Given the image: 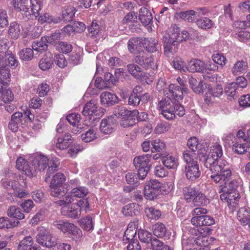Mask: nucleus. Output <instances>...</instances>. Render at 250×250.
<instances>
[{
    "instance_id": "f257e3e1",
    "label": "nucleus",
    "mask_w": 250,
    "mask_h": 250,
    "mask_svg": "<svg viewBox=\"0 0 250 250\" xmlns=\"http://www.w3.org/2000/svg\"><path fill=\"white\" fill-rule=\"evenodd\" d=\"M168 91L177 100H172L170 98L162 99L157 104L158 109L161 112L164 117L168 120L174 119L176 115L180 117L184 116L186 112L185 108L178 100L183 98L184 93H187L188 89L187 87L181 88L177 85L171 83L168 86Z\"/></svg>"
},
{
    "instance_id": "f03ea898",
    "label": "nucleus",
    "mask_w": 250,
    "mask_h": 250,
    "mask_svg": "<svg viewBox=\"0 0 250 250\" xmlns=\"http://www.w3.org/2000/svg\"><path fill=\"white\" fill-rule=\"evenodd\" d=\"M190 32H188L186 30L181 31L180 27L177 25H171L169 28V41L164 43L165 54L176 52L177 45L183 41L191 39L202 42L206 39L205 37L199 35L195 30H191Z\"/></svg>"
},
{
    "instance_id": "7ed1b4c3",
    "label": "nucleus",
    "mask_w": 250,
    "mask_h": 250,
    "mask_svg": "<svg viewBox=\"0 0 250 250\" xmlns=\"http://www.w3.org/2000/svg\"><path fill=\"white\" fill-rule=\"evenodd\" d=\"M183 158L186 163L185 172L187 178L191 181H195L201 176V171L198 162L195 160V154L189 150H185Z\"/></svg>"
},
{
    "instance_id": "20e7f679",
    "label": "nucleus",
    "mask_w": 250,
    "mask_h": 250,
    "mask_svg": "<svg viewBox=\"0 0 250 250\" xmlns=\"http://www.w3.org/2000/svg\"><path fill=\"white\" fill-rule=\"evenodd\" d=\"M65 181L66 177L62 173L58 172L53 176L49 186L52 196L61 198L65 195L67 192Z\"/></svg>"
},
{
    "instance_id": "39448f33",
    "label": "nucleus",
    "mask_w": 250,
    "mask_h": 250,
    "mask_svg": "<svg viewBox=\"0 0 250 250\" xmlns=\"http://www.w3.org/2000/svg\"><path fill=\"white\" fill-rule=\"evenodd\" d=\"M37 230L36 241L38 244L47 248H53L57 245L56 237L50 233L48 229L40 226L38 228Z\"/></svg>"
},
{
    "instance_id": "423d86ee",
    "label": "nucleus",
    "mask_w": 250,
    "mask_h": 250,
    "mask_svg": "<svg viewBox=\"0 0 250 250\" xmlns=\"http://www.w3.org/2000/svg\"><path fill=\"white\" fill-rule=\"evenodd\" d=\"M163 194L161 184L155 179L146 181L144 187V195L147 200H153Z\"/></svg>"
},
{
    "instance_id": "0eeeda50",
    "label": "nucleus",
    "mask_w": 250,
    "mask_h": 250,
    "mask_svg": "<svg viewBox=\"0 0 250 250\" xmlns=\"http://www.w3.org/2000/svg\"><path fill=\"white\" fill-rule=\"evenodd\" d=\"M151 155L146 154L135 157L133 160V164L136 169L140 179L143 180L146 176L150 170V164H149Z\"/></svg>"
},
{
    "instance_id": "6e6552de",
    "label": "nucleus",
    "mask_w": 250,
    "mask_h": 250,
    "mask_svg": "<svg viewBox=\"0 0 250 250\" xmlns=\"http://www.w3.org/2000/svg\"><path fill=\"white\" fill-rule=\"evenodd\" d=\"M222 193L220 195L221 200L227 202V206L232 209L236 208L240 199L239 194L237 190L233 189L230 191L228 188H221L220 191Z\"/></svg>"
},
{
    "instance_id": "1a4fd4ad",
    "label": "nucleus",
    "mask_w": 250,
    "mask_h": 250,
    "mask_svg": "<svg viewBox=\"0 0 250 250\" xmlns=\"http://www.w3.org/2000/svg\"><path fill=\"white\" fill-rule=\"evenodd\" d=\"M54 225L63 232H68L69 234L75 236L76 238H79L82 236L81 230L72 223L60 220L54 222Z\"/></svg>"
},
{
    "instance_id": "9d476101",
    "label": "nucleus",
    "mask_w": 250,
    "mask_h": 250,
    "mask_svg": "<svg viewBox=\"0 0 250 250\" xmlns=\"http://www.w3.org/2000/svg\"><path fill=\"white\" fill-rule=\"evenodd\" d=\"M133 61L146 69L149 68L155 69L157 68V62L154 58L144 51L135 56Z\"/></svg>"
},
{
    "instance_id": "9b49d317",
    "label": "nucleus",
    "mask_w": 250,
    "mask_h": 250,
    "mask_svg": "<svg viewBox=\"0 0 250 250\" xmlns=\"http://www.w3.org/2000/svg\"><path fill=\"white\" fill-rule=\"evenodd\" d=\"M31 168L35 169V175L37 171H43L49 166V160L45 156L38 155L31 158Z\"/></svg>"
},
{
    "instance_id": "f8f14e48",
    "label": "nucleus",
    "mask_w": 250,
    "mask_h": 250,
    "mask_svg": "<svg viewBox=\"0 0 250 250\" xmlns=\"http://www.w3.org/2000/svg\"><path fill=\"white\" fill-rule=\"evenodd\" d=\"M16 167L22 171L27 176L31 178L35 176V169L31 168V161L27 162L22 157H19L16 161Z\"/></svg>"
},
{
    "instance_id": "ddd939ff",
    "label": "nucleus",
    "mask_w": 250,
    "mask_h": 250,
    "mask_svg": "<svg viewBox=\"0 0 250 250\" xmlns=\"http://www.w3.org/2000/svg\"><path fill=\"white\" fill-rule=\"evenodd\" d=\"M83 114L85 116H97L98 118L102 113L98 109V104L95 100H90L84 106L82 111Z\"/></svg>"
},
{
    "instance_id": "4468645a",
    "label": "nucleus",
    "mask_w": 250,
    "mask_h": 250,
    "mask_svg": "<svg viewBox=\"0 0 250 250\" xmlns=\"http://www.w3.org/2000/svg\"><path fill=\"white\" fill-rule=\"evenodd\" d=\"M61 213L62 215L72 218H78L81 214V208H79L76 203H75L69 205L68 207H62Z\"/></svg>"
},
{
    "instance_id": "2eb2a0df",
    "label": "nucleus",
    "mask_w": 250,
    "mask_h": 250,
    "mask_svg": "<svg viewBox=\"0 0 250 250\" xmlns=\"http://www.w3.org/2000/svg\"><path fill=\"white\" fill-rule=\"evenodd\" d=\"M116 126V120L112 117H108L102 120L100 129L103 133L109 134L114 131Z\"/></svg>"
},
{
    "instance_id": "dca6fc26",
    "label": "nucleus",
    "mask_w": 250,
    "mask_h": 250,
    "mask_svg": "<svg viewBox=\"0 0 250 250\" xmlns=\"http://www.w3.org/2000/svg\"><path fill=\"white\" fill-rule=\"evenodd\" d=\"M114 115L118 118H130L135 117L138 114L137 110H129L126 107L117 105L114 107L113 109Z\"/></svg>"
},
{
    "instance_id": "f3484780",
    "label": "nucleus",
    "mask_w": 250,
    "mask_h": 250,
    "mask_svg": "<svg viewBox=\"0 0 250 250\" xmlns=\"http://www.w3.org/2000/svg\"><path fill=\"white\" fill-rule=\"evenodd\" d=\"M249 68L248 62L246 60H237L231 68V72L233 76H238L246 73Z\"/></svg>"
},
{
    "instance_id": "a211bd4d",
    "label": "nucleus",
    "mask_w": 250,
    "mask_h": 250,
    "mask_svg": "<svg viewBox=\"0 0 250 250\" xmlns=\"http://www.w3.org/2000/svg\"><path fill=\"white\" fill-rule=\"evenodd\" d=\"M219 167L216 169L217 173H220L221 177L223 179V182L226 184L227 181H228L232 176L231 171L229 167V163L226 161H220Z\"/></svg>"
},
{
    "instance_id": "6ab92c4d",
    "label": "nucleus",
    "mask_w": 250,
    "mask_h": 250,
    "mask_svg": "<svg viewBox=\"0 0 250 250\" xmlns=\"http://www.w3.org/2000/svg\"><path fill=\"white\" fill-rule=\"evenodd\" d=\"M204 162V166L209 169L211 172H216V169L219 167L220 160L215 159V157L208 153L207 156L203 157V160L201 159Z\"/></svg>"
},
{
    "instance_id": "aec40b11",
    "label": "nucleus",
    "mask_w": 250,
    "mask_h": 250,
    "mask_svg": "<svg viewBox=\"0 0 250 250\" xmlns=\"http://www.w3.org/2000/svg\"><path fill=\"white\" fill-rule=\"evenodd\" d=\"M142 39L133 37L129 40L127 42V48L130 53L138 55L143 51L142 47Z\"/></svg>"
},
{
    "instance_id": "412c9836",
    "label": "nucleus",
    "mask_w": 250,
    "mask_h": 250,
    "mask_svg": "<svg viewBox=\"0 0 250 250\" xmlns=\"http://www.w3.org/2000/svg\"><path fill=\"white\" fill-rule=\"evenodd\" d=\"M192 225L200 227L203 226H210L215 223V220L212 217L205 215L197 217H192L191 219Z\"/></svg>"
},
{
    "instance_id": "4be33fe9",
    "label": "nucleus",
    "mask_w": 250,
    "mask_h": 250,
    "mask_svg": "<svg viewBox=\"0 0 250 250\" xmlns=\"http://www.w3.org/2000/svg\"><path fill=\"white\" fill-rule=\"evenodd\" d=\"M162 162L164 166L169 169H175L179 165L177 158L167 153H162Z\"/></svg>"
},
{
    "instance_id": "5701e85b",
    "label": "nucleus",
    "mask_w": 250,
    "mask_h": 250,
    "mask_svg": "<svg viewBox=\"0 0 250 250\" xmlns=\"http://www.w3.org/2000/svg\"><path fill=\"white\" fill-rule=\"evenodd\" d=\"M100 98L102 104L106 106L113 105L118 102V98L116 95L108 92L102 93Z\"/></svg>"
},
{
    "instance_id": "b1692460",
    "label": "nucleus",
    "mask_w": 250,
    "mask_h": 250,
    "mask_svg": "<svg viewBox=\"0 0 250 250\" xmlns=\"http://www.w3.org/2000/svg\"><path fill=\"white\" fill-rule=\"evenodd\" d=\"M23 114L21 112H17L14 113L11 117L8 127L13 132H16L19 128V125L22 123Z\"/></svg>"
},
{
    "instance_id": "393cba45",
    "label": "nucleus",
    "mask_w": 250,
    "mask_h": 250,
    "mask_svg": "<svg viewBox=\"0 0 250 250\" xmlns=\"http://www.w3.org/2000/svg\"><path fill=\"white\" fill-rule=\"evenodd\" d=\"M237 219L243 225L248 224L250 221V208L245 206L241 208L237 211Z\"/></svg>"
},
{
    "instance_id": "a878e982",
    "label": "nucleus",
    "mask_w": 250,
    "mask_h": 250,
    "mask_svg": "<svg viewBox=\"0 0 250 250\" xmlns=\"http://www.w3.org/2000/svg\"><path fill=\"white\" fill-rule=\"evenodd\" d=\"M1 62H3L4 65L8 68H11L12 69L15 68L18 66L19 62L16 59L15 55L11 52L7 51L5 53L4 60L3 61L1 58Z\"/></svg>"
},
{
    "instance_id": "bb28decb",
    "label": "nucleus",
    "mask_w": 250,
    "mask_h": 250,
    "mask_svg": "<svg viewBox=\"0 0 250 250\" xmlns=\"http://www.w3.org/2000/svg\"><path fill=\"white\" fill-rule=\"evenodd\" d=\"M73 141L72 136L69 133H66L63 136L58 138L56 144L57 148L60 150H63L67 148L70 143Z\"/></svg>"
},
{
    "instance_id": "cd10ccee",
    "label": "nucleus",
    "mask_w": 250,
    "mask_h": 250,
    "mask_svg": "<svg viewBox=\"0 0 250 250\" xmlns=\"http://www.w3.org/2000/svg\"><path fill=\"white\" fill-rule=\"evenodd\" d=\"M205 69V63L199 60H194L189 62L188 65V69L189 72H201Z\"/></svg>"
},
{
    "instance_id": "c85d7f7f",
    "label": "nucleus",
    "mask_w": 250,
    "mask_h": 250,
    "mask_svg": "<svg viewBox=\"0 0 250 250\" xmlns=\"http://www.w3.org/2000/svg\"><path fill=\"white\" fill-rule=\"evenodd\" d=\"M138 204L131 203L124 206L122 210L123 214L125 216H133L139 213L138 209Z\"/></svg>"
},
{
    "instance_id": "c756f323",
    "label": "nucleus",
    "mask_w": 250,
    "mask_h": 250,
    "mask_svg": "<svg viewBox=\"0 0 250 250\" xmlns=\"http://www.w3.org/2000/svg\"><path fill=\"white\" fill-rule=\"evenodd\" d=\"M13 6L15 10L18 12H22L21 14L28 16L27 12L28 10L27 7L28 0H13Z\"/></svg>"
},
{
    "instance_id": "7c9ffc66",
    "label": "nucleus",
    "mask_w": 250,
    "mask_h": 250,
    "mask_svg": "<svg viewBox=\"0 0 250 250\" xmlns=\"http://www.w3.org/2000/svg\"><path fill=\"white\" fill-rule=\"evenodd\" d=\"M143 43L146 45V50L149 52H155L158 50V42L155 38H145Z\"/></svg>"
},
{
    "instance_id": "2f4dec72",
    "label": "nucleus",
    "mask_w": 250,
    "mask_h": 250,
    "mask_svg": "<svg viewBox=\"0 0 250 250\" xmlns=\"http://www.w3.org/2000/svg\"><path fill=\"white\" fill-rule=\"evenodd\" d=\"M209 203V201L206 195L199 191L192 200V204L194 206H206Z\"/></svg>"
},
{
    "instance_id": "473e14b6",
    "label": "nucleus",
    "mask_w": 250,
    "mask_h": 250,
    "mask_svg": "<svg viewBox=\"0 0 250 250\" xmlns=\"http://www.w3.org/2000/svg\"><path fill=\"white\" fill-rule=\"evenodd\" d=\"M63 37L59 31H56L51 34L50 36H44L43 40L44 42H47L48 43L54 44L56 46L58 44V41L62 40Z\"/></svg>"
},
{
    "instance_id": "72a5a7b5",
    "label": "nucleus",
    "mask_w": 250,
    "mask_h": 250,
    "mask_svg": "<svg viewBox=\"0 0 250 250\" xmlns=\"http://www.w3.org/2000/svg\"><path fill=\"white\" fill-rule=\"evenodd\" d=\"M127 67L129 72L136 79H140L144 76L142 68L134 63L128 64Z\"/></svg>"
},
{
    "instance_id": "f704fd0d",
    "label": "nucleus",
    "mask_w": 250,
    "mask_h": 250,
    "mask_svg": "<svg viewBox=\"0 0 250 250\" xmlns=\"http://www.w3.org/2000/svg\"><path fill=\"white\" fill-rule=\"evenodd\" d=\"M31 4V13H29L28 16L31 15H40V12L43 6L44 0H29Z\"/></svg>"
},
{
    "instance_id": "c9c22d12",
    "label": "nucleus",
    "mask_w": 250,
    "mask_h": 250,
    "mask_svg": "<svg viewBox=\"0 0 250 250\" xmlns=\"http://www.w3.org/2000/svg\"><path fill=\"white\" fill-rule=\"evenodd\" d=\"M10 70L5 66L3 62H0V81L2 83H7L10 81Z\"/></svg>"
},
{
    "instance_id": "e433bc0d",
    "label": "nucleus",
    "mask_w": 250,
    "mask_h": 250,
    "mask_svg": "<svg viewBox=\"0 0 250 250\" xmlns=\"http://www.w3.org/2000/svg\"><path fill=\"white\" fill-rule=\"evenodd\" d=\"M19 221H12L6 217H0V229H12L18 225Z\"/></svg>"
},
{
    "instance_id": "4c0bfd02",
    "label": "nucleus",
    "mask_w": 250,
    "mask_h": 250,
    "mask_svg": "<svg viewBox=\"0 0 250 250\" xmlns=\"http://www.w3.org/2000/svg\"><path fill=\"white\" fill-rule=\"evenodd\" d=\"M7 215L10 217H13L17 219H23L25 216L21 211L20 209L15 206L9 207L7 209Z\"/></svg>"
},
{
    "instance_id": "58836bf2",
    "label": "nucleus",
    "mask_w": 250,
    "mask_h": 250,
    "mask_svg": "<svg viewBox=\"0 0 250 250\" xmlns=\"http://www.w3.org/2000/svg\"><path fill=\"white\" fill-rule=\"evenodd\" d=\"M33 242V240L30 236H26L20 242L18 249V250H30Z\"/></svg>"
},
{
    "instance_id": "ea45409f",
    "label": "nucleus",
    "mask_w": 250,
    "mask_h": 250,
    "mask_svg": "<svg viewBox=\"0 0 250 250\" xmlns=\"http://www.w3.org/2000/svg\"><path fill=\"white\" fill-rule=\"evenodd\" d=\"M209 154L215 157V159H219L220 161H225L222 157L223 156V150L221 146L218 144H215L210 147Z\"/></svg>"
},
{
    "instance_id": "a19ab883",
    "label": "nucleus",
    "mask_w": 250,
    "mask_h": 250,
    "mask_svg": "<svg viewBox=\"0 0 250 250\" xmlns=\"http://www.w3.org/2000/svg\"><path fill=\"white\" fill-rule=\"evenodd\" d=\"M187 145L188 148L190 149L189 150L195 154L196 158V155L199 154L198 149H199V147L200 146L198 143V140L197 138L196 137H191L188 140Z\"/></svg>"
},
{
    "instance_id": "79ce46f5",
    "label": "nucleus",
    "mask_w": 250,
    "mask_h": 250,
    "mask_svg": "<svg viewBox=\"0 0 250 250\" xmlns=\"http://www.w3.org/2000/svg\"><path fill=\"white\" fill-rule=\"evenodd\" d=\"M233 143L232 150L235 153L243 154L247 151L248 147L246 144L242 143L238 140L235 141Z\"/></svg>"
},
{
    "instance_id": "37998d69",
    "label": "nucleus",
    "mask_w": 250,
    "mask_h": 250,
    "mask_svg": "<svg viewBox=\"0 0 250 250\" xmlns=\"http://www.w3.org/2000/svg\"><path fill=\"white\" fill-rule=\"evenodd\" d=\"M208 10L206 7L197 8L196 10H190L181 13L182 16L204 15L209 14Z\"/></svg>"
},
{
    "instance_id": "c03bdc74",
    "label": "nucleus",
    "mask_w": 250,
    "mask_h": 250,
    "mask_svg": "<svg viewBox=\"0 0 250 250\" xmlns=\"http://www.w3.org/2000/svg\"><path fill=\"white\" fill-rule=\"evenodd\" d=\"M53 63V58L45 56L40 60L39 66L40 69L45 71L50 69Z\"/></svg>"
},
{
    "instance_id": "a18cd8bd",
    "label": "nucleus",
    "mask_w": 250,
    "mask_h": 250,
    "mask_svg": "<svg viewBox=\"0 0 250 250\" xmlns=\"http://www.w3.org/2000/svg\"><path fill=\"white\" fill-rule=\"evenodd\" d=\"M238 88L236 87V84L234 83H231L228 84L225 88V93L228 96L234 99L237 96Z\"/></svg>"
},
{
    "instance_id": "49530a36",
    "label": "nucleus",
    "mask_w": 250,
    "mask_h": 250,
    "mask_svg": "<svg viewBox=\"0 0 250 250\" xmlns=\"http://www.w3.org/2000/svg\"><path fill=\"white\" fill-rule=\"evenodd\" d=\"M43 37H42L40 42H33L32 47L33 50L41 53L47 50L48 48L47 42H44L43 40Z\"/></svg>"
},
{
    "instance_id": "de8ad7c7",
    "label": "nucleus",
    "mask_w": 250,
    "mask_h": 250,
    "mask_svg": "<svg viewBox=\"0 0 250 250\" xmlns=\"http://www.w3.org/2000/svg\"><path fill=\"white\" fill-rule=\"evenodd\" d=\"M153 232L154 235L158 237H164L166 232V229L164 224L161 223H157L153 227Z\"/></svg>"
},
{
    "instance_id": "09e8293b",
    "label": "nucleus",
    "mask_w": 250,
    "mask_h": 250,
    "mask_svg": "<svg viewBox=\"0 0 250 250\" xmlns=\"http://www.w3.org/2000/svg\"><path fill=\"white\" fill-rule=\"evenodd\" d=\"M20 27L16 22H12L9 29V34L13 39H17L20 33Z\"/></svg>"
},
{
    "instance_id": "8fccbe9b",
    "label": "nucleus",
    "mask_w": 250,
    "mask_h": 250,
    "mask_svg": "<svg viewBox=\"0 0 250 250\" xmlns=\"http://www.w3.org/2000/svg\"><path fill=\"white\" fill-rule=\"evenodd\" d=\"M56 49L62 53H68L72 50V45L66 42H59L56 45Z\"/></svg>"
},
{
    "instance_id": "3c124183",
    "label": "nucleus",
    "mask_w": 250,
    "mask_h": 250,
    "mask_svg": "<svg viewBox=\"0 0 250 250\" xmlns=\"http://www.w3.org/2000/svg\"><path fill=\"white\" fill-rule=\"evenodd\" d=\"M97 137L96 132L93 129H89L85 133L81 135L82 140L85 143L90 142Z\"/></svg>"
},
{
    "instance_id": "603ef678",
    "label": "nucleus",
    "mask_w": 250,
    "mask_h": 250,
    "mask_svg": "<svg viewBox=\"0 0 250 250\" xmlns=\"http://www.w3.org/2000/svg\"><path fill=\"white\" fill-rule=\"evenodd\" d=\"M196 22L198 27L202 29L209 28L212 24L211 20L206 17H202L197 19Z\"/></svg>"
},
{
    "instance_id": "864d4df0",
    "label": "nucleus",
    "mask_w": 250,
    "mask_h": 250,
    "mask_svg": "<svg viewBox=\"0 0 250 250\" xmlns=\"http://www.w3.org/2000/svg\"><path fill=\"white\" fill-rule=\"evenodd\" d=\"M38 20L41 24L45 22L51 23H57L60 22L62 18L60 17H38Z\"/></svg>"
},
{
    "instance_id": "5fc2aeb1",
    "label": "nucleus",
    "mask_w": 250,
    "mask_h": 250,
    "mask_svg": "<svg viewBox=\"0 0 250 250\" xmlns=\"http://www.w3.org/2000/svg\"><path fill=\"white\" fill-rule=\"evenodd\" d=\"M138 234L139 239L142 242L148 243L152 239V234L146 230L139 229Z\"/></svg>"
},
{
    "instance_id": "6e6d98bb",
    "label": "nucleus",
    "mask_w": 250,
    "mask_h": 250,
    "mask_svg": "<svg viewBox=\"0 0 250 250\" xmlns=\"http://www.w3.org/2000/svg\"><path fill=\"white\" fill-rule=\"evenodd\" d=\"M145 211L148 217L155 220L159 219L161 215L160 210L153 207L146 208Z\"/></svg>"
},
{
    "instance_id": "4d7b16f0",
    "label": "nucleus",
    "mask_w": 250,
    "mask_h": 250,
    "mask_svg": "<svg viewBox=\"0 0 250 250\" xmlns=\"http://www.w3.org/2000/svg\"><path fill=\"white\" fill-rule=\"evenodd\" d=\"M71 193L72 198L73 196L82 198L87 195L88 193V189L84 187H80L73 188Z\"/></svg>"
},
{
    "instance_id": "13d9d810",
    "label": "nucleus",
    "mask_w": 250,
    "mask_h": 250,
    "mask_svg": "<svg viewBox=\"0 0 250 250\" xmlns=\"http://www.w3.org/2000/svg\"><path fill=\"white\" fill-rule=\"evenodd\" d=\"M33 50L29 48L22 49L19 53L20 58L24 61L31 60L34 54Z\"/></svg>"
},
{
    "instance_id": "bf43d9fd",
    "label": "nucleus",
    "mask_w": 250,
    "mask_h": 250,
    "mask_svg": "<svg viewBox=\"0 0 250 250\" xmlns=\"http://www.w3.org/2000/svg\"><path fill=\"white\" fill-rule=\"evenodd\" d=\"M136 230L130 229H127L125 232L124 235L123 237V242L124 243H128L133 240H135V237L136 234Z\"/></svg>"
},
{
    "instance_id": "052dcab7",
    "label": "nucleus",
    "mask_w": 250,
    "mask_h": 250,
    "mask_svg": "<svg viewBox=\"0 0 250 250\" xmlns=\"http://www.w3.org/2000/svg\"><path fill=\"white\" fill-rule=\"evenodd\" d=\"M80 225L85 230H90L93 228L92 218L90 216H86L83 218L80 222Z\"/></svg>"
},
{
    "instance_id": "680f3d73",
    "label": "nucleus",
    "mask_w": 250,
    "mask_h": 250,
    "mask_svg": "<svg viewBox=\"0 0 250 250\" xmlns=\"http://www.w3.org/2000/svg\"><path fill=\"white\" fill-rule=\"evenodd\" d=\"M198 191H199L196 190L194 188H191L190 187H185L183 189L184 194L187 201H188V200H190L192 197L194 198Z\"/></svg>"
},
{
    "instance_id": "e2e57ef3",
    "label": "nucleus",
    "mask_w": 250,
    "mask_h": 250,
    "mask_svg": "<svg viewBox=\"0 0 250 250\" xmlns=\"http://www.w3.org/2000/svg\"><path fill=\"white\" fill-rule=\"evenodd\" d=\"M1 98L4 103L11 102L13 100L14 95L10 89H4L1 90Z\"/></svg>"
},
{
    "instance_id": "0e129e2a",
    "label": "nucleus",
    "mask_w": 250,
    "mask_h": 250,
    "mask_svg": "<svg viewBox=\"0 0 250 250\" xmlns=\"http://www.w3.org/2000/svg\"><path fill=\"white\" fill-rule=\"evenodd\" d=\"M151 145L153 146L152 148L154 149L152 150V152H159L164 149L166 147L165 143L159 139L152 141L151 142Z\"/></svg>"
},
{
    "instance_id": "69168bd1",
    "label": "nucleus",
    "mask_w": 250,
    "mask_h": 250,
    "mask_svg": "<svg viewBox=\"0 0 250 250\" xmlns=\"http://www.w3.org/2000/svg\"><path fill=\"white\" fill-rule=\"evenodd\" d=\"M66 119L70 124L75 126L79 123L81 120V116L78 113H73L67 115Z\"/></svg>"
},
{
    "instance_id": "338daca9",
    "label": "nucleus",
    "mask_w": 250,
    "mask_h": 250,
    "mask_svg": "<svg viewBox=\"0 0 250 250\" xmlns=\"http://www.w3.org/2000/svg\"><path fill=\"white\" fill-rule=\"evenodd\" d=\"M45 217V212L43 210H40L31 219L30 224L36 225L40 221L43 220Z\"/></svg>"
},
{
    "instance_id": "774afa93",
    "label": "nucleus",
    "mask_w": 250,
    "mask_h": 250,
    "mask_svg": "<svg viewBox=\"0 0 250 250\" xmlns=\"http://www.w3.org/2000/svg\"><path fill=\"white\" fill-rule=\"evenodd\" d=\"M212 60L215 63L218 64L222 66H223L226 63L227 59L222 54H214L212 55Z\"/></svg>"
}]
</instances>
